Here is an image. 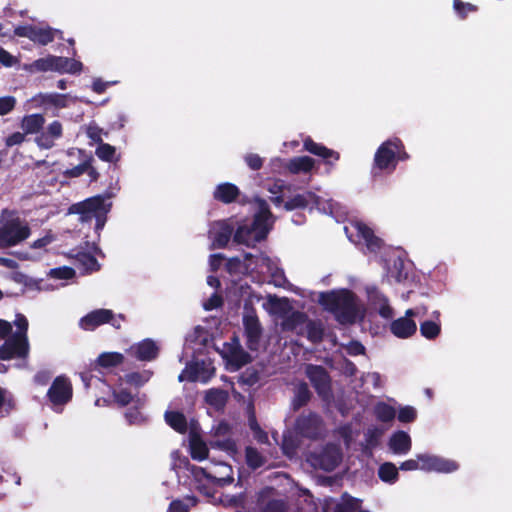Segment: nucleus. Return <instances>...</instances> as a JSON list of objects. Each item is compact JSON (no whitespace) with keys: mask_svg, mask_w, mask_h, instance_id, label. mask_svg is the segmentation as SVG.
<instances>
[{"mask_svg":"<svg viewBox=\"0 0 512 512\" xmlns=\"http://www.w3.org/2000/svg\"><path fill=\"white\" fill-rule=\"evenodd\" d=\"M319 303L341 325H352L364 317L360 313L356 294L349 289L322 292Z\"/></svg>","mask_w":512,"mask_h":512,"instance_id":"obj_1","label":"nucleus"},{"mask_svg":"<svg viewBox=\"0 0 512 512\" xmlns=\"http://www.w3.org/2000/svg\"><path fill=\"white\" fill-rule=\"evenodd\" d=\"M409 158L410 155L400 138L388 139L380 144L374 154L371 175L375 178L383 173L392 174L399 161H406Z\"/></svg>","mask_w":512,"mask_h":512,"instance_id":"obj_2","label":"nucleus"},{"mask_svg":"<svg viewBox=\"0 0 512 512\" xmlns=\"http://www.w3.org/2000/svg\"><path fill=\"white\" fill-rule=\"evenodd\" d=\"M31 235L28 222L17 210L4 208L0 213V249L17 246Z\"/></svg>","mask_w":512,"mask_h":512,"instance_id":"obj_3","label":"nucleus"},{"mask_svg":"<svg viewBox=\"0 0 512 512\" xmlns=\"http://www.w3.org/2000/svg\"><path fill=\"white\" fill-rule=\"evenodd\" d=\"M112 203L106 202L104 195H95L83 201L73 203L68 208V214L79 215L81 223L90 222L95 219V232L100 234L107 222V216Z\"/></svg>","mask_w":512,"mask_h":512,"instance_id":"obj_4","label":"nucleus"},{"mask_svg":"<svg viewBox=\"0 0 512 512\" xmlns=\"http://www.w3.org/2000/svg\"><path fill=\"white\" fill-rule=\"evenodd\" d=\"M294 428L298 435L317 440L322 436L324 422L318 413L304 411L296 418Z\"/></svg>","mask_w":512,"mask_h":512,"instance_id":"obj_5","label":"nucleus"},{"mask_svg":"<svg viewBox=\"0 0 512 512\" xmlns=\"http://www.w3.org/2000/svg\"><path fill=\"white\" fill-rule=\"evenodd\" d=\"M29 354L28 337L12 334L0 346V360L25 359Z\"/></svg>","mask_w":512,"mask_h":512,"instance_id":"obj_6","label":"nucleus"},{"mask_svg":"<svg viewBox=\"0 0 512 512\" xmlns=\"http://www.w3.org/2000/svg\"><path fill=\"white\" fill-rule=\"evenodd\" d=\"M73 387L65 375L57 376L47 391V398L53 406H64L71 401Z\"/></svg>","mask_w":512,"mask_h":512,"instance_id":"obj_7","label":"nucleus"},{"mask_svg":"<svg viewBox=\"0 0 512 512\" xmlns=\"http://www.w3.org/2000/svg\"><path fill=\"white\" fill-rule=\"evenodd\" d=\"M419 469L426 472L451 473L459 468L457 462L430 454H417Z\"/></svg>","mask_w":512,"mask_h":512,"instance_id":"obj_8","label":"nucleus"},{"mask_svg":"<svg viewBox=\"0 0 512 512\" xmlns=\"http://www.w3.org/2000/svg\"><path fill=\"white\" fill-rule=\"evenodd\" d=\"M306 376L320 397H327L331 392V378L328 371L321 365L309 364Z\"/></svg>","mask_w":512,"mask_h":512,"instance_id":"obj_9","label":"nucleus"},{"mask_svg":"<svg viewBox=\"0 0 512 512\" xmlns=\"http://www.w3.org/2000/svg\"><path fill=\"white\" fill-rule=\"evenodd\" d=\"M18 37H25L38 45H48L53 42V32L50 26H37L32 24L20 25L14 29Z\"/></svg>","mask_w":512,"mask_h":512,"instance_id":"obj_10","label":"nucleus"},{"mask_svg":"<svg viewBox=\"0 0 512 512\" xmlns=\"http://www.w3.org/2000/svg\"><path fill=\"white\" fill-rule=\"evenodd\" d=\"M243 326L247 348L251 351H257L259 349L263 329L254 310L243 316Z\"/></svg>","mask_w":512,"mask_h":512,"instance_id":"obj_11","label":"nucleus"},{"mask_svg":"<svg viewBox=\"0 0 512 512\" xmlns=\"http://www.w3.org/2000/svg\"><path fill=\"white\" fill-rule=\"evenodd\" d=\"M199 470L208 481L219 487H224L234 481L232 466L225 462L215 464L214 471H209L206 468H199Z\"/></svg>","mask_w":512,"mask_h":512,"instance_id":"obj_12","label":"nucleus"},{"mask_svg":"<svg viewBox=\"0 0 512 512\" xmlns=\"http://www.w3.org/2000/svg\"><path fill=\"white\" fill-rule=\"evenodd\" d=\"M342 454L335 445H327L319 454L314 456V465L320 469L331 472L341 462Z\"/></svg>","mask_w":512,"mask_h":512,"instance_id":"obj_13","label":"nucleus"},{"mask_svg":"<svg viewBox=\"0 0 512 512\" xmlns=\"http://www.w3.org/2000/svg\"><path fill=\"white\" fill-rule=\"evenodd\" d=\"M128 354L142 362H150L155 360L159 355V347L156 342L150 338H146L128 349Z\"/></svg>","mask_w":512,"mask_h":512,"instance_id":"obj_14","label":"nucleus"},{"mask_svg":"<svg viewBox=\"0 0 512 512\" xmlns=\"http://www.w3.org/2000/svg\"><path fill=\"white\" fill-rule=\"evenodd\" d=\"M303 148L307 152L322 158L327 165H333L340 158L339 152L332 150L321 143L315 142L311 137L303 141Z\"/></svg>","mask_w":512,"mask_h":512,"instance_id":"obj_15","label":"nucleus"},{"mask_svg":"<svg viewBox=\"0 0 512 512\" xmlns=\"http://www.w3.org/2000/svg\"><path fill=\"white\" fill-rule=\"evenodd\" d=\"M112 319V310L96 309L80 319L79 325L83 330L93 331L97 327L107 324Z\"/></svg>","mask_w":512,"mask_h":512,"instance_id":"obj_16","label":"nucleus"},{"mask_svg":"<svg viewBox=\"0 0 512 512\" xmlns=\"http://www.w3.org/2000/svg\"><path fill=\"white\" fill-rule=\"evenodd\" d=\"M63 127L60 121L55 120L51 122L46 130L41 131L39 135L36 136L35 142L42 149H51L55 140L59 139L62 136Z\"/></svg>","mask_w":512,"mask_h":512,"instance_id":"obj_17","label":"nucleus"},{"mask_svg":"<svg viewBox=\"0 0 512 512\" xmlns=\"http://www.w3.org/2000/svg\"><path fill=\"white\" fill-rule=\"evenodd\" d=\"M234 227L227 220L219 221L213 228L212 234V244L215 248H225L231 236H234Z\"/></svg>","mask_w":512,"mask_h":512,"instance_id":"obj_18","label":"nucleus"},{"mask_svg":"<svg viewBox=\"0 0 512 512\" xmlns=\"http://www.w3.org/2000/svg\"><path fill=\"white\" fill-rule=\"evenodd\" d=\"M240 189L233 183L224 182L216 186L213 191V198L223 204H231L240 196Z\"/></svg>","mask_w":512,"mask_h":512,"instance_id":"obj_19","label":"nucleus"},{"mask_svg":"<svg viewBox=\"0 0 512 512\" xmlns=\"http://www.w3.org/2000/svg\"><path fill=\"white\" fill-rule=\"evenodd\" d=\"M390 331L397 338L406 339L416 333L417 325L413 319L400 317L391 322Z\"/></svg>","mask_w":512,"mask_h":512,"instance_id":"obj_20","label":"nucleus"},{"mask_svg":"<svg viewBox=\"0 0 512 512\" xmlns=\"http://www.w3.org/2000/svg\"><path fill=\"white\" fill-rule=\"evenodd\" d=\"M388 445L394 454L405 455L411 450V437L405 431H396L391 435Z\"/></svg>","mask_w":512,"mask_h":512,"instance_id":"obj_21","label":"nucleus"},{"mask_svg":"<svg viewBox=\"0 0 512 512\" xmlns=\"http://www.w3.org/2000/svg\"><path fill=\"white\" fill-rule=\"evenodd\" d=\"M37 106L65 108L68 106V95L59 93H38L32 99Z\"/></svg>","mask_w":512,"mask_h":512,"instance_id":"obj_22","label":"nucleus"},{"mask_svg":"<svg viewBox=\"0 0 512 512\" xmlns=\"http://www.w3.org/2000/svg\"><path fill=\"white\" fill-rule=\"evenodd\" d=\"M357 234L362 238L370 251H377L382 246V240L377 237L372 228L364 223H357Z\"/></svg>","mask_w":512,"mask_h":512,"instance_id":"obj_23","label":"nucleus"},{"mask_svg":"<svg viewBox=\"0 0 512 512\" xmlns=\"http://www.w3.org/2000/svg\"><path fill=\"white\" fill-rule=\"evenodd\" d=\"M315 165L313 158L309 156H297L291 158L286 164V169L291 174L309 173Z\"/></svg>","mask_w":512,"mask_h":512,"instance_id":"obj_24","label":"nucleus"},{"mask_svg":"<svg viewBox=\"0 0 512 512\" xmlns=\"http://www.w3.org/2000/svg\"><path fill=\"white\" fill-rule=\"evenodd\" d=\"M45 124V117L42 114L35 113L25 115L21 120V128L27 134H40Z\"/></svg>","mask_w":512,"mask_h":512,"instance_id":"obj_25","label":"nucleus"},{"mask_svg":"<svg viewBox=\"0 0 512 512\" xmlns=\"http://www.w3.org/2000/svg\"><path fill=\"white\" fill-rule=\"evenodd\" d=\"M83 69L82 62L73 58L55 56L54 71L59 73L77 74Z\"/></svg>","mask_w":512,"mask_h":512,"instance_id":"obj_26","label":"nucleus"},{"mask_svg":"<svg viewBox=\"0 0 512 512\" xmlns=\"http://www.w3.org/2000/svg\"><path fill=\"white\" fill-rule=\"evenodd\" d=\"M251 361V355L241 347L232 348L227 357L228 365L234 371L241 369Z\"/></svg>","mask_w":512,"mask_h":512,"instance_id":"obj_27","label":"nucleus"},{"mask_svg":"<svg viewBox=\"0 0 512 512\" xmlns=\"http://www.w3.org/2000/svg\"><path fill=\"white\" fill-rule=\"evenodd\" d=\"M75 263L84 273L90 274L100 270V264L96 257L88 252H78L75 257Z\"/></svg>","mask_w":512,"mask_h":512,"instance_id":"obj_28","label":"nucleus"},{"mask_svg":"<svg viewBox=\"0 0 512 512\" xmlns=\"http://www.w3.org/2000/svg\"><path fill=\"white\" fill-rule=\"evenodd\" d=\"M312 398V393L305 382H301L295 390L294 397L291 402V408L294 412L306 406Z\"/></svg>","mask_w":512,"mask_h":512,"instance_id":"obj_29","label":"nucleus"},{"mask_svg":"<svg viewBox=\"0 0 512 512\" xmlns=\"http://www.w3.org/2000/svg\"><path fill=\"white\" fill-rule=\"evenodd\" d=\"M362 500L351 496L349 493L344 492L341 495L340 502L337 503L333 512H356L361 508Z\"/></svg>","mask_w":512,"mask_h":512,"instance_id":"obj_30","label":"nucleus"},{"mask_svg":"<svg viewBox=\"0 0 512 512\" xmlns=\"http://www.w3.org/2000/svg\"><path fill=\"white\" fill-rule=\"evenodd\" d=\"M165 420L167 424L176 432L184 434L187 431V419L179 411H166Z\"/></svg>","mask_w":512,"mask_h":512,"instance_id":"obj_31","label":"nucleus"},{"mask_svg":"<svg viewBox=\"0 0 512 512\" xmlns=\"http://www.w3.org/2000/svg\"><path fill=\"white\" fill-rule=\"evenodd\" d=\"M399 468L392 462H384L378 468L379 479L387 484H394L399 479Z\"/></svg>","mask_w":512,"mask_h":512,"instance_id":"obj_32","label":"nucleus"},{"mask_svg":"<svg viewBox=\"0 0 512 512\" xmlns=\"http://www.w3.org/2000/svg\"><path fill=\"white\" fill-rule=\"evenodd\" d=\"M255 232L252 230L251 225H240L234 232L233 240L237 244H244L246 246H254L259 241L254 240Z\"/></svg>","mask_w":512,"mask_h":512,"instance_id":"obj_33","label":"nucleus"},{"mask_svg":"<svg viewBox=\"0 0 512 512\" xmlns=\"http://www.w3.org/2000/svg\"><path fill=\"white\" fill-rule=\"evenodd\" d=\"M313 197L314 193L312 192L296 194L287 201H285L283 207L286 211H292L295 209H305L309 205V202Z\"/></svg>","mask_w":512,"mask_h":512,"instance_id":"obj_34","label":"nucleus"},{"mask_svg":"<svg viewBox=\"0 0 512 512\" xmlns=\"http://www.w3.org/2000/svg\"><path fill=\"white\" fill-rule=\"evenodd\" d=\"M123 362L124 356L120 352H103L96 360V364L102 368L117 367Z\"/></svg>","mask_w":512,"mask_h":512,"instance_id":"obj_35","label":"nucleus"},{"mask_svg":"<svg viewBox=\"0 0 512 512\" xmlns=\"http://www.w3.org/2000/svg\"><path fill=\"white\" fill-rule=\"evenodd\" d=\"M306 337L313 344L320 343L324 337V328L322 323L314 320H308L306 324Z\"/></svg>","mask_w":512,"mask_h":512,"instance_id":"obj_36","label":"nucleus"},{"mask_svg":"<svg viewBox=\"0 0 512 512\" xmlns=\"http://www.w3.org/2000/svg\"><path fill=\"white\" fill-rule=\"evenodd\" d=\"M250 225L252 227V230H254L255 232V241H263L267 238V235L270 231L268 219L254 215V218Z\"/></svg>","mask_w":512,"mask_h":512,"instance_id":"obj_37","label":"nucleus"},{"mask_svg":"<svg viewBox=\"0 0 512 512\" xmlns=\"http://www.w3.org/2000/svg\"><path fill=\"white\" fill-rule=\"evenodd\" d=\"M245 459L247 466L252 470L262 467L266 462L265 457L252 446H247L245 448Z\"/></svg>","mask_w":512,"mask_h":512,"instance_id":"obj_38","label":"nucleus"},{"mask_svg":"<svg viewBox=\"0 0 512 512\" xmlns=\"http://www.w3.org/2000/svg\"><path fill=\"white\" fill-rule=\"evenodd\" d=\"M248 425L253 432L254 439L261 444H266L269 441L268 434L259 425L254 411L248 415Z\"/></svg>","mask_w":512,"mask_h":512,"instance_id":"obj_39","label":"nucleus"},{"mask_svg":"<svg viewBox=\"0 0 512 512\" xmlns=\"http://www.w3.org/2000/svg\"><path fill=\"white\" fill-rule=\"evenodd\" d=\"M96 156L105 162H114L119 160V155L116 154V148L108 143H101L95 150Z\"/></svg>","mask_w":512,"mask_h":512,"instance_id":"obj_40","label":"nucleus"},{"mask_svg":"<svg viewBox=\"0 0 512 512\" xmlns=\"http://www.w3.org/2000/svg\"><path fill=\"white\" fill-rule=\"evenodd\" d=\"M440 332V323H437L432 320H425L422 323H420V333L424 338L428 340L436 339L440 335Z\"/></svg>","mask_w":512,"mask_h":512,"instance_id":"obj_41","label":"nucleus"},{"mask_svg":"<svg viewBox=\"0 0 512 512\" xmlns=\"http://www.w3.org/2000/svg\"><path fill=\"white\" fill-rule=\"evenodd\" d=\"M308 316L304 312L294 311L283 321L285 330L294 331L298 326L306 323Z\"/></svg>","mask_w":512,"mask_h":512,"instance_id":"obj_42","label":"nucleus"},{"mask_svg":"<svg viewBox=\"0 0 512 512\" xmlns=\"http://www.w3.org/2000/svg\"><path fill=\"white\" fill-rule=\"evenodd\" d=\"M211 446L216 447L222 451L227 452L229 455L234 456L238 452L236 441L230 437L227 438H214L211 441Z\"/></svg>","mask_w":512,"mask_h":512,"instance_id":"obj_43","label":"nucleus"},{"mask_svg":"<svg viewBox=\"0 0 512 512\" xmlns=\"http://www.w3.org/2000/svg\"><path fill=\"white\" fill-rule=\"evenodd\" d=\"M375 414L379 421L390 422L395 418L396 411L391 405L381 402L375 407Z\"/></svg>","mask_w":512,"mask_h":512,"instance_id":"obj_44","label":"nucleus"},{"mask_svg":"<svg viewBox=\"0 0 512 512\" xmlns=\"http://www.w3.org/2000/svg\"><path fill=\"white\" fill-rule=\"evenodd\" d=\"M208 448L202 440H193L191 442V458L197 461H202L208 457Z\"/></svg>","mask_w":512,"mask_h":512,"instance_id":"obj_45","label":"nucleus"},{"mask_svg":"<svg viewBox=\"0 0 512 512\" xmlns=\"http://www.w3.org/2000/svg\"><path fill=\"white\" fill-rule=\"evenodd\" d=\"M226 399V393L220 389L209 390L205 397L206 402L215 407L223 406L226 402Z\"/></svg>","mask_w":512,"mask_h":512,"instance_id":"obj_46","label":"nucleus"},{"mask_svg":"<svg viewBox=\"0 0 512 512\" xmlns=\"http://www.w3.org/2000/svg\"><path fill=\"white\" fill-rule=\"evenodd\" d=\"M416 418H417V411L413 406L407 405V406L400 407L398 414H397V419L399 422L412 423L416 420Z\"/></svg>","mask_w":512,"mask_h":512,"instance_id":"obj_47","label":"nucleus"},{"mask_svg":"<svg viewBox=\"0 0 512 512\" xmlns=\"http://www.w3.org/2000/svg\"><path fill=\"white\" fill-rule=\"evenodd\" d=\"M149 377L147 373L131 372L125 374L124 380L129 385L141 387L149 380Z\"/></svg>","mask_w":512,"mask_h":512,"instance_id":"obj_48","label":"nucleus"},{"mask_svg":"<svg viewBox=\"0 0 512 512\" xmlns=\"http://www.w3.org/2000/svg\"><path fill=\"white\" fill-rule=\"evenodd\" d=\"M50 276L55 279L69 280L75 276V270L68 266L57 267L51 269Z\"/></svg>","mask_w":512,"mask_h":512,"instance_id":"obj_49","label":"nucleus"},{"mask_svg":"<svg viewBox=\"0 0 512 512\" xmlns=\"http://www.w3.org/2000/svg\"><path fill=\"white\" fill-rule=\"evenodd\" d=\"M262 512H287V504L282 499H271L262 508Z\"/></svg>","mask_w":512,"mask_h":512,"instance_id":"obj_50","label":"nucleus"},{"mask_svg":"<svg viewBox=\"0 0 512 512\" xmlns=\"http://www.w3.org/2000/svg\"><path fill=\"white\" fill-rule=\"evenodd\" d=\"M17 104V100L14 96L0 97V116H5L12 112Z\"/></svg>","mask_w":512,"mask_h":512,"instance_id":"obj_51","label":"nucleus"},{"mask_svg":"<svg viewBox=\"0 0 512 512\" xmlns=\"http://www.w3.org/2000/svg\"><path fill=\"white\" fill-rule=\"evenodd\" d=\"M54 64H55V56L54 55H48L45 58L37 59L34 62V67L38 71H42V72L54 71Z\"/></svg>","mask_w":512,"mask_h":512,"instance_id":"obj_52","label":"nucleus"},{"mask_svg":"<svg viewBox=\"0 0 512 512\" xmlns=\"http://www.w3.org/2000/svg\"><path fill=\"white\" fill-rule=\"evenodd\" d=\"M113 398L120 407L129 405L133 400V395L127 389H121L113 392Z\"/></svg>","mask_w":512,"mask_h":512,"instance_id":"obj_53","label":"nucleus"},{"mask_svg":"<svg viewBox=\"0 0 512 512\" xmlns=\"http://www.w3.org/2000/svg\"><path fill=\"white\" fill-rule=\"evenodd\" d=\"M88 168H89V158L87 160L81 162L80 164H78L70 169H67L64 172V176L67 178H77V177L83 175L84 173H86V170Z\"/></svg>","mask_w":512,"mask_h":512,"instance_id":"obj_54","label":"nucleus"},{"mask_svg":"<svg viewBox=\"0 0 512 512\" xmlns=\"http://www.w3.org/2000/svg\"><path fill=\"white\" fill-rule=\"evenodd\" d=\"M378 313L384 319H391L393 316V309L389 305L388 298L385 295L380 296V305L378 307Z\"/></svg>","mask_w":512,"mask_h":512,"instance_id":"obj_55","label":"nucleus"},{"mask_svg":"<svg viewBox=\"0 0 512 512\" xmlns=\"http://www.w3.org/2000/svg\"><path fill=\"white\" fill-rule=\"evenodd\" d=\"M244 160L247 166L253 171L260 170L263 166V159L255 153H248L244 157Z\"/></svg>","mask_w":512,"mask_h":512,"instance_id":"obj_56","label":"nucleus"},{"mask_svg":"<svg viewBox=\"0 0 512 512\" xmlns=\"http://www.w3.org/2000/svg\"><path fill=\"white\" fill-rule=\"evenodd\" d=\"M128 424H139L143 417L138 407L129 408L124 414Z\"/></svg>","mask_w":512,"mask_h":512,"instance_id":"obj_57","label":"nucleus"},{"mask_svg":"<svg viewBox=\"0 0 512 512\" xmlns=\"http://www.w3.org/2000/svg\"><path fill=\"white\" fill-rule=\"evenodd\" d=\"M257 202V212L255 216L263 217L265 219H270L272 217V213L270 211V207L266 200L258 198Z\"/></svg>","mask_w":512,"mask_h":512,"instance_id":"obj_58","label":"nucleus"},{"mask_svg":"<svg viewBox=\"0 0 512 512\" xmlns=\"http://www.w3.org/2000/svg\"><path fill=\"white\" fill-rule=\"evenodd\" d=\"M17 331L14 334H20L23 337H27L28 320L23 314H17L14 321Z\"/></svg>","mask_w":512,"mask_h":512,"instance_id":"obj_59","label":"nucleus"},{"mask_svg":"<svg viewBox=\"0 0 512 512\" xmlns=\"http://www.w3.org/2000/svg\"><path fill=\"white\" fill-rule=\"evenodd\" d=\"M102 134L103 129L98 127L97 125H89L87 127L88 138H90L93 142L97 143L98 145L103 143Z\"/></svg>","mask_w":512,"mask_h":512,"instance_id":"obj_60","label":"nucleus"},{"mask_svg":"<svg viewBox=\"0 0 512 512\" xmlns=\"http://www.w3.org/2000/svg\"><path fill=\"white\" fill-rule=\"evenodd\" d=\"M26 134L23 132H14L5 138V146L10 148L20 145L25 141Z\"/></svg>","mask_w":512,"mask_h":512,"instance_id":"obj_61","label":"nucleus"},{"mask_svg":"<svg viewBox=\"0 0 512 512\" xmlns=\"http://www.w3.org/2000/svg\"><path fill=\"white\" fill-rule=\"evenodd\" d=\"M347 353L351 356H358L365 354L364 345L356 340H352L346 347Z\"/></svg>","mask_w":512,"mask_h":512,"instance_id":"obj_62","label":"nucleus"},{"mask_svg":"<svg viewBox=\"0 0 512 512\" xmlns=\"http://www.w3.org/2000/svg\"><path fill=\"white\" fill-rule=\"evenodd\" d=\"M223 305V299L220 295L214 293L211 297L204 303L203 307L206 311H211L217 309Z\"/></svg>","mask_w":512,"mask_h":512,"instance_id":"obj_63","label":"nucleus"},{"mask_svg":"<svg viewBox=\"0 0 512 512\" xmlns=\"http://www.w3.org/2000/svg\"><path fill=\"white\" fill-rule=\"evenodd\" d=\"M0 63L5 67H12L17 63V59L0 46Z\"/></svg>","mask_w":512,"mask_h":512,"instance_id":"obj_64","label":"nucleus"}]
</instances>
